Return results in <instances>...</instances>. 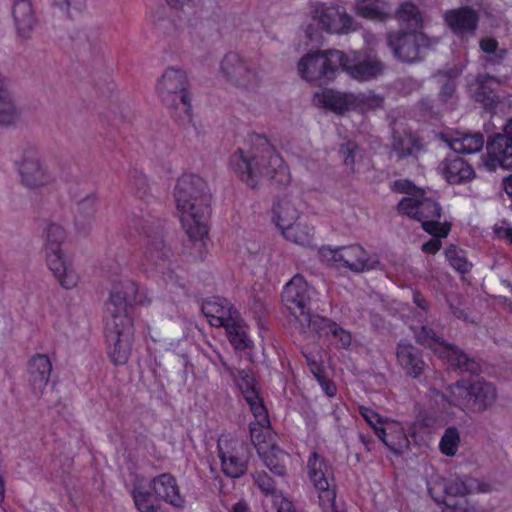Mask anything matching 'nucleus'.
Listing matches in <instances>:
<instances>
[{
	"mask_svg": "<svg viewBox=\"0 0 512 512\" xmlns=\"http://www.w3.org/2000/svg\"><path fill=\"white\" fill-rule=\"evenodd\" d=\"M233 172L249 187H259L263 180L277 187H286L291 182L290 171L280 154L262 135L251 138L246 148L237 149L230 157Z\"/></svg>",
	"mask_w": 512,
	"mask_h": 512,
	"instance_id": "nucleus-1",
	"label": "nucleus"
},
{
	"mask_svg": "<svg viewBox=\"0 0 512 512\" xmlns=\"http://www.w3.org/2000/svg\"><path fill=\"white\" fill-rule=\"evenodd\" d=\"M174 197L187 235L190 239L201 240L208 233L210 194L207 183L198 175L184 174L177 181Z\"/></svg>",
	"mask_w": 512,
	"mask_h": 512,
	"instance_id": "nucleus-2",
	"label": "nucleus"
},
{
	"mask_svg": "<svg viewBox=\"0 0 512 512\" xmlns=\"http://www.w3.org/2000/svg\"><path fill=\"white\" fill-rule=\"evenodd\" d=\"M188 84L186 72L176 67L166 68L156 84V92L162 103L181 124L190 123L192 120Z\"/></svg>",
	"mask_w": 512,
	"mask_h": 512,
	"instance_id": "nucleus-3",
	"label": "nucleus"
},
{
	"mask_svg": "<svg viewBox=\"0 0 512 512\" xmlns=\"http://www.w3.org/2000/svg\"><path fill=\"white\" fill-rule=\"evenodd\" d=\"M449 397L440 391L433 390L436 402H448L450 405L461 408L464 411L484 412L489 409L497 399L495 387L484 381L468 383L461 380L448 387Z\"/></svg>",
	"mask_w": 512,
	"mask_h": 512,
	"instance_id": "nucleus-4",
	"label": "nucleus"
},
{
	"mask_svg": "<svg viewBox=\"0 0 512 512\" xmlns=\"http://www.w3.org/2000/svg\"><path fill=\"white\" fill-rule=\"evenodd\" d=\"M400 213L407 215L422 223L423 229L436 237H446L450 225L441 223V207L432 198L424 197L423 194L412 197H404L398 204Z\"/></svg>",
	"mask_w": 512,
	"mask_h": 512,
	"instance_id": "nucleus-5",
	"label": "nucleus"
},
{
	"mask_svg": "<svg viewBox=\"0 0 512 512\" xmlns=\"http://www.w3.org/2000/svg\"><path fill=\"white\" fill-rule=\"evenodd\" d=\"M345 60V53L337 49L311 51L298 62L299 75L308 82L326 83L336 77Z\"/></svg>",
	"mask_w": 512,
	"mask_h": 512,
	"instance_id": "nucleus-6",
	"label": "nucleus"
},
{
	"mask_svg": "<svg viewBox=\"0 0 512 512\" xmlns=\"http://www.w3.org/2000/svg\"><path fill=\"white\" fill-rule=\"evenodd\" d=\"M320 260L326 265L340 269L345 268L354 273H363L375 269L379 260L369 254L362 246L354 244L338 248L322 247Z\"/></svg>",
	"mask_w": 512,
	"mask_h": 512,
	"instance_id": "nucleus-7",
	"label": "nucleus"
},
{
	"mask_svg": "<svg viewBox=\"0 0 512 512\" xmlns=\"http://www.w3.org/2000/svg\"><path fill=\"white\" fill-rule=\"evenodd\" d=\"M16 163L21 183L28 189H41L55 181L54 174L49 170L41 153L34 146L24 147Z\"/></svg>",
	"mask_w": 512,
	"mask_h": 512,
	"instance_id": "nucleus-8",
	"label": "nucleus"
},
{
	"mask_svg": "<svg viewBox=\"0 0 512 512\" xmlns=\"http://www.w3.org/2000/svg\"><path fill=\"white\" fill-rule=\"evenodd\" d=\"M308 475L314 487L319 492V505L323 512H336V493L332 488L334 474L325 458L313 452L307 462Z\"/></svg>",
	"mask_w": 512,
	"mask_h": 512,
	"instance_id": "nucleus-9",
	"label": "nucleus"
},
{
	"mask_svg": "<svg viewBox=\"0 0 512 512\" xmlns=\"http://www.w3.org/2000/svg\"><path fill=\"white\" fill-rule=\"evenodd\" d=\"M221 72L228 82L239 89L254 90L261 82L256 66L237 53H229L223 58Z\"/></svg>",
	"mask_w": 512,
	"mask_h": 512,
	"instance_id": "nucleus-10",
	"label": "nucleus"
},
{
	"mask_svg": "<svg viewBox=\"0 0 512 512\" xmlns=\"http://www.w3.org/2000/svg\"><path fill=\"white\" fill-rule=\"evenodd\" d=\"M387 44L394 56L408 63L422 59V54L430 48L431 40L421 32H395L387 36Z\"/></svg>",
	"mask_w": 512,
	"mask_h": 512,
	"instance_id": "nucleus-11",
	"label": "nucleus"
},
{
	"mask_svg": "<svg viewBox=\"0 0 512 512\" xmlns=\"http://www.w3.org/2000/svg\"><path fill=\"white\" fill-rule=\"evenodd\" d=\"M282 301L295 321L301 320L303 325L310 321L311 288L301 275L294 276L286 284Z\"/></svg>",
	"mask_w": 512,
	"mask_h": 512,
	"instance_id": "nucleus-12",
	"label": "nucleus"
},
{
	"mask_svg": "<svg viewBox=\"0 0 512 512\" xmlns=\"http://www.w3.org/2000/svg\"><path fill=\"white\" fill-rule=\"evenodd\" d=\"M313 22L322 30L335 34H348L357 30V24L346 11L334 5L318 3L312 12Z\"/></svg>",
	"mask_w": 512,
	"mask_h": 512,
	"instance_id": "nucleus-13",
	"label": "nucleus"
},
{
	"mask_svg": "<svg viewBox=\"0 0 512 512\" xmlns=\"http://www.w3.org/2000/svg\"><path fill=\"white\" fill-rule=\"evenodd\" d=\"M245 450V444L240 440L227 437H221L218 440V456L221 460L222 471L226 476L239 478L246 472Z\"/></svg>",
	"mask_w": 512,
	"mask_h": 512,
	"instance_id": "nucleus-14",
	"label": "nucleus"
},
{
	"mask_svg": "<svg viewBox=\"0 0 512 512\" xmlns=\"http://www.w3.org/2000/svg\"><path fill=\"white\" fill-rule=\"evenodd\" d=\"M341 69L351 78L365 82L383 75L386 66L375 55H362L360 52H353L352 58L345 54V60L341 62Z\"/></svg>",
	"mask_w": 512,
	"mask_h": 512,
	"instance_id": "nucleus-15",
	"label": "nucleus"
},
{
	"mask_svg": "<svg viewBox=\"0 0 512 512\" xmlns=\"http://www.w3.org/2000/svg\"><path fill=\"white\" fill-rule=\"evenodd\" d=\"M44 254L47 267L58 283L65 289L76 287L79 282V276L64 250L46 252Z\"/></svg>",
	"mask_w": 512,
	"mask_h": 512,
	"instance_id": "nucleus-16",
	"label": "nucleus"
},
{
	"mask_svg": "<svg viewBox=\"0 0 512 512\" xmlns=\"http://www.w3.org/2000/svg\"><path fill=\"white\" fill-rule=\"evenodd\" d=\"M150 301V298L143 291H140L137 283L128 281L122 290L111 292L106 308L108 314L126 313L127 303L144 305L150 303Z\"/></svg>",
	"mask_w": 512,
	"mask_h": 512,
	"instance_id": "nucleus-17",
	"label": "nucleus"
},
{
	"mask_svg": "<svg viewBox=\"0 0 512 512\" xmlns=\"http://www.w3.org/2000/svg\"><path fill=\"white\" fill-rule=\"evenodd\" d=\"M396 360L404 373L413 379L419 378L426 368L423 352L406 341H400L397 344Z\"/></svg>",
	"mask_w": 512,
	"mask_h": 512,
	"instance_id": "nucleus-18",
	"label": "nucleus"
},
{
	"mask_svg": "<svg viewBox=\"0 0 512 512\" xmlns=\"http://www.w3.org/2000/svg\"><path fill=\"white\" fill-rule=\"evenodd\" d=\"M437 490L443 491L446 497H464L468 494L485 491L477 479L456 475L436 481L429 488V493L433 496Z\"/></svg>",
	"mask_w": 512,
	"mask_h": 512,
	"instance_id": "nucleus-19",
	"label": "nucleus"
},
{
	"mask_svg": "<svg viewBox=\"0 0 512 512\" xmlns=\"http://www.w3.org/2000/svg\"><path fill=\"white\" fill-rule=\"evenodd\" d=\"M12 17L17 37L29 40L38 26V18L30 0H15Z\"/></svg>",
	"mask_w": 512,
	"mask_h": 512,
	"instance_id": "nucleus-20",
	"label": "nucleus"
},
{
	"mask_svg": "<svg viewBox=\"0 0 512 512\" xmlns=\"http://www.w3.org/2000/svg\"><path fill=\"white\" fill-rule=\"evenodd\" d=\"M490 157L504 169H512V119L488 143Z\"/></svg>",
	"mask_w": 512,
	"mask_h": 512,
	"instance_id": "nucleus-21",
	"label": "nucleus"
},
{
	"mask_svg": "<svg viewBox=\"0 0 512 512\" xmlns=\"http://www.w3.org/2000/svg\"><path fill=\"white\" fill-rule=\"evenodd\" d=\"M169 258V249L166 248L161 237L157 236L148 240L141 265L145 272H163L168 266Z\"/></svg>",
	"mask_w": 512,
	"mask_h": 512,
	"instance_id": "nucleus-22",
	"label": "nucleus"
},
{
	"mask_svg": "<svg viewBox=\"0 0 512 512\" xmlns=\"http://www.w3.org/2000/svg\"><path fill=\"white\" fill-rule=\"evenodd\" d=\"M52 364L44 354H37L31 358L28 365V381L32 393L41 396L48 384Z\"/></svg>",
	"mask_w": 512,
	"mask_h": 512,
	"instance_id": "nucleus-23",
	"label": "nucleus"
},
{
	"mask_svg": "<svg viewBox=\"0 0 512 512\" xmlns=\"http://www.w3.org/2000/svg\"><path fill=\"white\" fill-rule=\"evenodd\" d=\"M154 496L174 507H182L184 498L180 495L177 481L170 473H163L154 477L150 482Z\"/></svg>",
	"mask_w": 512,
	"mask_h": 512,
	"instance_id": "nucleus-24",
	"label": "nucleus"
},
{
	"mask_svg": "<svg viewBox=\"0 0 512 512\" xmlns=\"http://www.w3.org/2000/svg\"><path fill=\"white\" fill-rule=\"evenodd\" d=\"M445 21L456 34H474L479 21V15L474 9L465 6L447 11L445 13Z\"/></svg>",
	"mask_w": 512,
	"mask_h": 512,
	"instance_id": "nucleus-25",
	"label": "nucleus"
},
{
	"mask_svg": "<svg viewBox=\"0 0 512 512\" xmlns=\"http://www.w3.org/2000/svg\"><path fill=\"white\" fill-rule=\"evenodd\" d=\"M202 312L209 323L215 327H222L226 323H229L237 314L229 301L220 297H214L204 301L202 304Z\"/></svg>",
	"mask_w": 512,
	"mask_h": 512,
	"instance_id": "nucleus-26",
	"label": "nucleus"
},
{
	"mask_svg": "<svg viewBox=\"0 0 512 512\" xmlns=\"http://www.w3.org/2000/svg\"><path fill=\"white\" fill-rule=\"evenodd\" d=\"M438 170L450 184H461L474 178L473 168L462 158H447L439 164Z\"/></svg>",
	"mask_w": 512,
	"mask_h": 512,
	"instance_id": "nucleus-27",
	"label": "nucleus"
},
{
	"mask_svg": "<svg viewBox=\"0 0 512 512\" xmlns=\"http://www.w3.org/2000/svg\"><path fill=\"white\" fill-rule=\"evenodd\" d=\"M98 200L94 194L80 199L76 204L74 225L79 233L86 234L91 231L95 221Z\"/></svg>",
	"mask_w": 512,
	"mask_h": 512,
	"instance_id": "nucleus-28",
	"label": "nucleus"
},
{
	"mask_svg": "<svg viewBox=\"0 0 512 512\" xmlns=\"http://www.w3.org/2000/svg\"><path fill=\"white\" fill-rule=\"evenodd\" d=\"M439 355L452 368L458 369L461 372H469L471 374H478L480 372L479 364L454 345L447 343L439 352Z\"/></svg>",
	"mask_w": 512,
	"mask_h": 512,
	"instance_id": "nucleus-29",
	"label": "nucleus"
},
{
	"mask_svg": "<svg viewBox=\"0 0 512 512\" xmlns=\"http://www.w3.org/2000/svg\"><path fill=\"white\" fill-rule=\"evenodd\" d=\"M492 83H499L494 76L478 75L470 84L469 91L472 98L477 102H482L486 106H491L499 101V97L492 88Z\"/></svg>",
	"mask_w": 512,
	"mask_h": 512,
	"instance_id": "nucleus-30",
	"label": "nucleus"
},
{
	"mask_svg": "<svg viewBox=\"0 0 512 512\" xmlns=\"http://www.w3.org/2000/svg\"><path fill=\"white\" fill-rule=\"evenodd\" d=\"M19 120V110L8 89L6 77H0V126L10 127Z\"/></svg>",
	"mask_w": 512,
	"mask_h": 512,
	"instance_id": "nucleus-31",
	"label": "nucleus"
},
{
	"mask_svg": "<svg viewBox=\"0 0 512 512\" xmlns=\"http://www.w3.org/2000/svg\"><path fill=\"white\" fill-rule=\"evenodd\" d=\"M307 328H311L317 334L331 333L334 336L340 335V339L344 345L350 344V335L336 323H333L326 318L310 315V321L305 325H303L301 320H296V329H298L300 333H305Z\"/></svg>",
	"mask_w": 512,
	"mask_h": 512,
	"instance_id": "nucleus-32",
	"label": "nucleus"
},
{
	"mask_svg": "<svg viewBox=\"0 0 512 512\" xmlns=\"http://www.w3.org/2000/svg\"><path fill=\"white\" fill-rule=\"evenodd\" d=\"M318 104L333 111L342 113L353 109L354 93H341L334 90H324L315 94Z\"/></svg>",
	"mask_w": 512,
	"mask_h": 512,
	"instance_id": "nucleus-33",
	"label": "nucleus"
},
{
	"mask_svg": "<svg viewBox=\"0 0 512 512\" xmlns=\"http://www.w3.org/2000/svg\"><path fill=\"white\" fill-rule=\"evenodd\" d=\"M43 240V251H61L62 246L67 238V232L62 225L56 222H47L41 233Z\"/></svg>",
	"mask_w": 512,
	"mask_h": 512,
	"instance_id": "nucleus-34",
	"label": "nucleus"
},
{
	"mask_svg": "<svg viewBox=\"0 0 512 512\" xmlns=\"http://www.w3.org/2000/svg\"><path fill=\"white\" fill-rule=\"evenodd\" d=\"M451 149L459 154H473L479 152L484 145L481 133H462L452 137L449 141Z\"/></svg>",
	"mask_w": 512,
	"mask_h": 512,
	"instance_id": "nucleus-35",
	"label": "nucleus"
},
{
	"mask_svg": "<svg viewBox=\"0 0 512 512\" xmlns=\"http://www.w3.org/2000/svg\"><path fill=\"white\" fill-rule=\"evenodd\" d=\"M108 315L106 335H109L112 339L120 336H134L133 322L127 312Z\"/></svg>",
	"mask_w": 512,
	"mask_h": 512,
	"instance_id": "nucleus-36",
	"label": "nucleus"
},
{
	"mask_svg": "<svg viewBox=\"0 0 512 512\" xmlns=\"http://www.w3.org/2000/svg\"><path fill=\"white\" fill-rule=\"evenodd\" d=\"M274 219L277 226L283 231L295 224L299 211L295 204L287 199L279 200L273 208Z\"/></svg>",
	"mask_w": 512,
	"mask_h": 512,
	"instance_id": "nucleus-37",
	"label": "nucleus"
},
{
	"mask_svg": "<svg viewBox=\"0 0 512 512\" xmlns=\"http://www.w3.org/2000/svg\"><path fill=\"white\" fill-rule=\"evenodd\" d=\"M106 339L109 344V355L113 363L115 365L125 364L131 354L133 336H120L112 339L109 335H106Z\"/></svg>",
	"mask_w": 512,
	"mask_h": 512,
	"instance_id": "nucleus-38",
	"label": "nucleus"
},
{
	"mask_svg": "<svg viewBox=\"0 0 512 512\" xmlns=\"http://www.w3.org/2000/svg\"><path fill=\"white\" fill-rule=\"evenodd\" d=\"M411 330L418 344L432 349L438 353L443 349L447 342L429 326L422 325L420 327L412 326Z\"/></svg>",
	"mask_w": 512,
	"mask_h": 512,
	"instance_id": "nucleus-39",
	"label": "nucleus"
},
{
	"mask_svg": "<svg viewBox=\"0 0 512 512\" xmlns=\"http://www.w3.org/2000/svg\"><path fill=\"white\" fill-rule=\"evenodd\" d=\"M357 15L372 20L385 21L391 17L390 8L382 2H361L356 6Z\"/></svg>",
	"mask_w": 512,
	"mask_h": 512,
	"instance_id": "nucleus-40",
	"label": "nucleus"
},
{
	"mask_svg": "<svg viewBox=\"0 0 512 512\" xmlns=\"http://www.w3.org/2000/svg\"><path fill=\"white\" fill-rule=\"evenodd\" d=\"M259 456L273 473L277 475L285 474L284 461L287 455L274 444L270 445L268 449L259 448Z\"/></svg>",
	"mask_w": 512,
	"mask_h": 512,
	"instance_id": "nucleus-41",
	"label": "nucleus"
},
{
	"mask_svg": "<svg viewBox=\"0 0 512 512\" xmlns=\"http://www.w3.org/2000/svg\"><path fill=\"white\" fill-rule=\"evenodd\" d=\"M282 234L293 243L309 246L313 241L314 229L307 224L297 223L283 230Z\"/></svg>",
	"mask_w": 512,
	"mask_h": 512,
	"instance_id": "nucleus-42",
	"label": "nucleus"
},
{
	"mask_svg": "<svg viewBox=\"0 0 512 512\" xmlns=\"http://www.w3.org/2000/svg\"><path fill=\"white\" fill-rule=\"evenodd\" d=\"M131 495L139 512H157L158 506L153 503V496L140 484H134Z\"/></svg>",
	"mask_w": 512,
	"mask_h": 512,
	"instance_id": "nucleus-43",
	"label": "nucleus"
},
{
	"mask_svg": "<svg viewBox=\"0 0 512 512\" xmlns=\"http://www.w3.org/2000/svg\"><path fill=\"white\" fill-rule=\"evenodd\" d=\"M237 318L238 315L236 314L232 321H229V323H226L222 327L226 328L229 340L235 348L245 349L249 345V339L242 326L237 322Z\"/></svg>",
	"mask_w": 512,
	"mask_h": 512,
	"instance_id": "nucleus-44",
	"label": "nucleus"
},
{
	"mask_svg": "<svg viewBox=\"0 0 512 512\" xmlns=\"http://www.w3.org/2000/svg\"><path fill=\"white\" fill-rule=\"evenodd\" d=\"M459 75V71L457 69H449L447 71H439L437 76L446 77L447 81L443 83L441 90L439 92V100L444 104L448 105L451 103V100L454 98L456 91V83L454 79Z\"/></svg>",
	"mask_w": 512,
	"mask_h": 512,
	"instance_id": "nucleus-45",
	"label": "nucleus"
},
{
	"mask_svg": "<svg viewBox=\"0 0 512 512\" xmlns=\"http://www.w3.org/2000/svg\"><path fill=\"white\" fill-rule=\"evenodd\" d=\"M354 98L353 109H360L362 111L374 110L383 105V98L373 91L354 94Z\"/></svg>",
	"mask_w": 512,
	"mask_h": 512,
	"instance_id": "nucleus-46",
	"label": "nucleus"
},
{
	"mask_svg": "<svg viewBox=\"0 0 512 512\" xmlns=\"http://www.w3.org/2000/svg\"><path fill=\"white\" fill-rule=\"evenodd\" d=\"M376 435L395 454H401L404 448L408 446V439L402 431L397 432L396 440L392 434H387L384 428L376 429Z\"/></svg>",
	"mask_w": 512,
	"mask_h": 512,
	"instance_id": "nucleus-47",
	"label": "nucleus"
},
{
	"mask_svg": "<svg viewBox=\"0 0 512 512\" xmlns=\"http://www.w3.org/2000/svg\"><path fill=\"white\" fill-rule=\"evenodd\" d=\"M235 381L246 401L255 400L256 396L259 395L255 388V379L247 371H238Z\"/></svg>",
	"mask_w": 512,
	"mask_h": 512,
	"instance_id": "nucleus-48",
	"label": "nucleus"
},
{
	"mask_svg": "<svg viewBox=\"0 0 512 512\" xmlns=\"http://www.w3.org/2000/svg\"><path fill=\"white\" fill-rule=\"evenodd\" d=\"M460 443V435L455 427H449L445 430L439 447L440 451L446 456H454Z\"/></svg>",
	"mask_w": 512,
	"mask_h": 512,
	"instance_id": "nucleus-49",
	"label": "nucleus"
},
{
	"mask_svg": "<svg viewBox=\"0 0 512 512\" xmlns=\"http://www.w3.org/2000/svg\"><path fill=\"white\" fill-rule=\"evenodd\" d=\"M396 16L399 21L405 23L408 27H417L421 23V16L417 7L410 2L401 4Z\"/></svg>",
	"mask_w": 512,
	"mask_h": 512,
	"instance_id": "nucleus-50",
	"label": "nucleus"
},
{
	"mask_svg": "<svg viewBox=\"0 0 512 512\" xmlns=\"http://www.w3.org/2000/svg\"><path fill=\"white\" fill-rule=\"evenodd\" d=\"M129 185L131 191L139 198L144 199L149 194V184L146 176L137 169L129 171Z\"/></svg>",
	"mask_w": 512,
	"mask_h": 512,
	"instance_id": "nucleus-51",
	"label": "nucleus"
},
{
	"mask_svg": "<svg viewBox=\"0 0 512 512\" xmlns=\"http://www.w3.org/2000/svg\"><path fill=\"white\" fill-rule=\"evenodd\" d=\"M415 145L411 137H396L394 136L392 151L398 159H404L412 154V149Z\"/></svg>",
	"mask_w": 512,
	"mask_h": 512,
	"instance_id": "nucleus-52",
	"label": "nucleus"
},
{
	"mask_svg": "<svg viewBox=\"0 0 512 512\" xmlns=\"http://www.w3.org/2000/svg\"><path fill=\"white\" fill-rule=\"evenodd\" d=\"M340 153L346 167L354 171L356 159L361 156L359 146L355 142H347L341 145Z\"/></svg>",
	"mask_w": 512,
	"mask_h": 512,
	"instance_id": "nucleus-53",
	"label": "nucleus"
},
{
	"mask_svg": "<svg viewBox=\"0 0 512 512\" xmlns=\"http://www.w3.org/2000/svg\"><path fill=\"white\" fill-rule=\"evenodd\" d=\"M250 406V409L255 417L257 425L261 427H269L270 420L265 406L262 403L259 395L256 396L255 400L246 401Z\"/></svg>",
	"mask_w": 512,
	"mask_h": 512,
	"instance_id": "nucleus-54",
	"label": "nucleus"
},
{
	"mask_svg": "<svg viewBox=\"0 0 512 512\" xmlns=\"http://www.w3.org/2000/svg\"><path fill=\"white\" fill-rule=\"evenodd\" d=\"M269 433V427H261L257 424H250L251 440L259 453V448L268 449L272 443L266 441V435Z\"/></svg>",
	"mask_w": 512,
	"mask_h": 512,
	"instance_id": "nucleus-55",
	"label": "nucleus"
},
{
	"mask_svg": "<svg viewBox=\"0 0 512 512\" xmlns=\"http://www.w3.org/2000/svg\"><path fill=\"white\" fill-rule=\"evenodd\" d=\"M446 257L449 260L450 264L459 272L467 273L470 270V264L466 261V259L461 254V251L456 250L455 248H450L446 250Z\"/></svg>",
	"mask_w": 512,
	"mask_h": 512,
	"instance_id": "nucleus-56",
	"label": "nucleus"
},
{
	"mask_svg": "<svg viewBox=\"0 0 512 512\" xmlns=\"http://www.w3.org/2000/svg\"><path fill=\"white\" fill-rule=\"evenodd\" d=\"M254 479H255V483L257 484V486L259 487V489L266 493V494H271L275 497V495H278L276 493V488H275V484H274V481L272 480V478L267 475L266 473H257L255 476H254Z\"/></svg>",
	"mask_w": 512,
	"mask_h": 512,
	"instance_id": "nucleus-57",
	"label": "nucleus"
},
{
	"mask_svg": "<svg viewBox=\"0 0 512 512\" xmlns=\"http://www.w3.org/2000/svg\"><path fill=\"white\" fill-rule=\"evenodd\" d=\"M61 8H65L71 15L72 13H80L87 7V0H54Z\"/></svg>",
	"mask_w": 512,
	"mask_h": 512,
	"instance_id": "nucleus-58",
	"label": "nucleus"
},
{
	"mask_svg": "<svg viewBox=\"0 0 512 512\" xmlns=\"http://www.w3.org/2000/svg\"><path fill=\"white\" fill-rule=\"evenodd\" d=\"M359 413L375 431L376 429H381L380 427H377V424L381 423V417L374 410L365 406H360Z\"/></svg>",
	"mask_w": 512,
	"mask_h": 512,
	"instance_id": "nucleus-59",
	"label": "nucleus"
},
{
	"mask_svg": "<svg viewBox=\"0 0 512 512\" xmlns=\"http://www.w3.org/2000/svg\"><path fill=\"white\" fill-rule=\"evenodd\" d=\"M273 503L278 512H296L293 504L282 495H275Z\"/></svg>",
	"mask_w": 512,
	"mask_h": 512,
	"instance_id": "nucleus-60",
	"label": "nucleus"
},
{
	"mask_svg": "<svg viewBox=\"0 0 512 512\" xmlns=\"http://www.w3.org/2000/svg\"><path fill=\"white\" fill-rule=\"evenodd\" d=\"M507 55V50L496 49L495 52L489 53L486 57V62L492 65H499L503 62Z\"/></svg>",
	"mask_w": 512,
	"mask_h": 512,
	"instance_id": "nucleus-61",
	"label": "nucleus"
},
{
	"mask_svg": "<svg viewBox=\"0 0 512 512\" xmlns=\"http://www.w3.org/2000/svg\"><path fill=\"white\" fill-rule=\"evenodd\" d=\"M480 48L488 55L489 53L495 52L499 47L498 42L494 38H483L480 41Z\"/></svg>",
	"mask_w": 512,
	"mask_h": 512,
	"instance_id": "nucleus-62",
	"label": "nucleus"
},
{
	"mask_svg": "<svg viewBox=\"0 0 512 512\" xmlns=\"http://www.w3.org/2000/svg\"><path fill=\"white\" fill-rule=\"evenodd\" d=\"M132 227L139 233H144V234H147V236H149L148 232L151 229V225L148 220L135 218V219H133Z\"/></svg>",
	"mask_w": 512,
	"mask_h": 512,
	"instance_id": "nucleus-63",
	"label": "nucleus"
},
{
	"mask_svg": "<svg viewBox=\"0 0 512 512\" xmlns=\"http://www.w3.org/2000/svg\"><path fill=\"white\" fill-rule=\"evenodd\" d=\"M441 247L439 239H431L422 245V250L425 253L435 254Z\"/></svg>",
	"mask_w": 512,
	"mask_h": 512,
	"instance_id": "nucleus-64",
	"label": "nucleus"
}]
</instances>
